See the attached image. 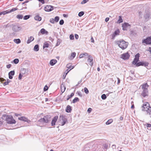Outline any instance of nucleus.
Masks as SVG:
<instances>
[{"label":"nucleus","mask_w":151,"mask_h":151,"mask_svg":"<svg viewBox=\"0 0 151 151\" xmlns=\"http://www.w3.org/2000/svg\"><path fill=\"white\" fill-rule=\"evenodd\" d=\"M116 43V44L118 45L119 47L122 50L126 49L128 44V42L123 40L117 41Z\"/></svg>","instance_id":"1"},{"label":"nucleus","mask_w":151,"mask_h":151,"mask_svg":"<svg viewBox=\"0 0 151 151\" xmlns=\"http://www.w3.org/2000/svg\"><path fill=\"white\" fill-rule=\"evenodd\" d=\"M142 111H146L147 114L149 115L151 114V107L148 103L146 102L144 103L142 106Z\"/></svg>","instance_id":"2"},{"label":"nucleus","mask_w":151,"mask_h":151,"mask_svg":"<svg viewBox=\"0 0 151 151\" xmlns=\"http://www.w3.org/2000/svg\"><path fill=\"white\" fill-rule=\"evenodd\" d=\"M6 117V121L8 124H15L16 122L15 120L14 119L13 116H12L7 115Z\"/></svg>","instance_id":"3"},{"label":"nucleus","mask_w":151,"mask_h":151,"mask_svg":"<svg viewBox=\"0 0 151 151\" xmlns=\"http://www.w3.org/2000/svg\"><path fill=\"white\" fill-rule=\"evenodd\" d=\"M51 117L50 115H47L45 116L43 118H41L39 120V121L40 122L42 123H48L51 120Z\"/></svg>","instance_id":"4"},{"label":"nucleus","mask_w":151,"mask_h":151,"mask_svg":"<svg viewBox=\"0 0 151 151\" xmlns=\"http://www.w3.org/2000/svg\"><path fill=\"white\" fill-rule=\"evenodd\" d=\"M59 120L61 122V126H63L67 122V119L65 116L63 115H60V116Z\"/></svg>","instance_id":"5"},{"label":"nucleus","mask_w":151,"mask_h":151,"mask_svg":"<svg viewBox=\"0 0 151 151\" xmlns=\"http://www.w3.org/2000/svg\"><path fill=\"white\" fill-rule=\"evenodd\" d=\"M12 30L14 32H18L21 29L22 27H21L19 26V25L16 24H12Z\"/></svg>","instance_id":"6"},{"label":"nucleus","mask_w":151,"mask_h":151,"mask_svg":"<svg viewBox=\"0 0 151 151\" xmlns=\"http://www.w3.org/2000/svg\"><path fill=\"white\" fill-rule=\"evenodd\" d=\"M149 64V63L146 61L145 62H140L138 63L137 67H138L140 66H144L145 67L147 66Z\"/></svg>","instance_id":"7"},{"label":"nucleus","mask_w":151,"mask_h":151,"mask_svg":"<svg viewBox=\"0 0 151 151\" xmlns=\"http://www.w3.org/2000/svg\"><path fill=\"white\" fill-rule=\"evenodd\" d=\"M130 57V55L128 52L124 53L121 55V58L123 60H125L128 59Z\"/></svg>","instance_id":"8"},{"label":"nucleus","mask_w":151,"mask_h":151,"mask_svg":"<svg viewBox=\"0 0 151 151\" xmlns=\"http://www.w3.org/2000/svg\"><path fill=\"white\" fill-rule=\"evenodd\" d=\"M53 9V6L50 5H47L44 8L46 12L51 11Z\"/></svg>","instance_id":"9"},{"label":"nucleus","mask_w":151,"mask_h":151,"mask_svg":"<svg viewBox=\"0 0 151 151\" xmlns=\"http://www.w3.org/2000/svg\"><path fill=\"white\" fill-rule=\"evenodd\" d=\"M87 58H88L87 61L88 63L91 66H92L93 65V59L91 56L90 55H88V56Z\"/></svg>","instance_id":"10"},{"label":"nucleus","mask_w":151,"mask_h":151,"mask_svg":"<svg viewBox=\"0 0 151 151\" xmlns=\"http://www.w3.org/2000/svg\"><path fill=\"white\" fill-rule=\"evenodd\" d=\"M150 37H148L146 39L142 40V43H145L146 45H150Z\"/></svg>","instance_id":"11"},{"label":"nucleus","mask_w":151,"mask_h":151,"mask_svg":"<svg viewBox=\"0 0 151 151\" xmlns=\"http://www.w3.org/2000/svg\"><path fill=\"white\" fill-rule=\"evenodd\" d=\"M130 27V25L127 23H124L122 24V29L124 30H127V28Z\"/></svg>","instance_id":"12"},{"label":"nucleus","mask_w":151,"mask_h":151,"mask_svg":"<svg viewBox=\"0 0 151 151\" xmlns=\"http://www.w3.org/2000/svg\"><path fill=\"white\" fill-rule=\"evenodd\" d=\"M58 118V116H55L52 119L51 123V126H54L55 124V123L57 121Z\"/></svg>","instance_id":"13"},{"label":"nucleus","mask_w":151,"mask_h":151,"mask_svg":"<svg viewBox=\"0 0 151 151\" xmlns=\"http://www.w3.org/2000/svg\"><path fill=\"white\" fill-rule=\"evenodd\" d=\"M148 95V89H145L143 90V92L141 93V95L143 97H145Z\"/></svg>","instance_id":"14"},{"label":"nucleus","mask_w":151,"mask_h":151,"mask_svg":"<svg viewBox=\"0 0 151 151\" xmlns=\"http://www.w3.org/2000/svg\"><path fill=\"white\" fill-rule=\"evenodd\" d=\"M120 32L119 30L117 29L115 30L114 33L112 35V39H114L115 37L119 35V33Z\"/></svg>","instance_id":"15"},{"label":"nucleus","mask_w":151,"mask_h":151,"mask_svg":"<svg viewBox=\"0 0 151 151\" xmlns=\"http://www.w3.org/2000/svg\"><path fill=\"white\" fill-rule=\"evenodd\" d=\"M15 72L14 70H12L10 71L9 73V78L11 79L13 78L12 76L14 75Z\"/></svg>","instance_id":"16"},{"label":"nucleus","mask_w":151,"mask_h":151,"mask_svg":"<svg viewBox=\"0 0 151 151\" xmlns=\"http://www.w3.org/2000/svg\"><path fill=\"white\" fill-rule=\"evenodd\" d=\"M71 110V107L70 105H68L66 108L65 111L67 113H70Z\"/></svg>","instance_id":"17"},{"label":"nucleus","mask_w":151,"mask_h":151,"mask_svg":"<svg viewBox=\"0 0 151 151\" xmlns=\"http://www.w3.org/2000/svg\"><path fill=\"white\" fill-rule=\"evenodd\" d=\"M57 62V60H56L52 59L51 60L50 62V64L51 66H53Z\"/></svg>","instance_id":"18"},{"label":"nucleus","mask_w":151,"mask_h":151,"mask_svg":"<svg viewBox=\"0 0 151 151\" xmlns=\"http://www.w3.org/2000/svg\"><path fill=\"white\" fill-rule=\"evenodd\" d=\"M34 39V38L32 36H30L29 37L28 40H27V44H29L32 41H33Z\"/></svg>","instance_id":"19"},{"label":"nucleus","mask_w":151,"mask_h":151,"mask_svg":"<svg viewBox=\"0 0 151 151\" xmlns=\"http://www.w3.org/2000/svg\"><path fill=\"white\" fill-rule=\"evenodd\" d=\"M18 119L19 120L23 121L24 122H27L28 119L24 116H21L20 117H18Z\"/></svg>","instance_id":"20"},{"label":"nucleus","mask_w":151,"mask_h":151,"mask_svg":"<svg viewBox=\"0 0 151 151\" xmlns=\"http://www.w3.org/2000/svg\"><path fill=\"white\" fill-rule=\"evenodd\" d=\"M150 16V13L149 12H145V13L144 15V17L146 20H147L149 18Z\"/></svg>","instance_id":"21"},{"label":"nucleus","mask_w":151,"mask_h":151,"mask_svg":"<svg viewBox=\"0 0 151 151\" xmlns=\"http://www.w3.org/2000/svg\"><path fill=\"white\" fill-rule=\"evenodd\" d=\"M65 87L64 85L62 84L61 86V91L62 92V94L65 91Z\"/></svg>","instance_id":"22"},{"label":"nucleus","mask_w":151,"mask_h":151,"mask_svg":"<svg viewBox=\"0 0 151 151\" xmlns=\"http://www.w3.org/2000/svg\"><path fill=\"white\" fill-rule=\"evenodd\" d=\"M142 89L144 90L145 89H148L147 88L149 87V86L147 84V83H145L143 84L142 86Z\"/></svg>","instance_id":"23"},{"label":"nucleus","mask_w":151,"mask_h":151,"mask_svg":"<svg viewBox=\"0 0 151 151\" xmlns=\"http://www.w3.org/2000/svg\"><path fill=\"white\" fill-rule=\"evenodd\" d=\"M35 19L37 21H40L41 20V17L38 15H36L34 17Z\"/></svg>","instance_id":"24"},{"label":"nucleus","mask_w":151,"mask_h":151,"mask_svg":"<svg viewBox=\"0 0 151 151\" xmlns=\"http://www.w3.org/2000/svg\"><path fill=\"white\" fill-rule=\"evenodd\" d=\"M88 54L87 53H84L82 54L79 55V57L80 58H82L85 56H88Z\"/></svg>","instance_id":"25"},{"label":"nucleus","mask_w":151,"mask_h":151,"mask_svg":"<svg viewBox=\"0 0 151 151\" xmlns=\"http://www.w3.org/2000/svg\"><path fill=\"white\" fill-rule=\"evenodd\" d=\"M40 32L42 34H44L45 33L47 34L48 33V32L43 28L42 29H41Z\"/></svg>","instance_id":"26"},{"label":"nucleus","mask_w":151,"mask_h":151,"mask_svg":"<svg viewBox=\"0 0 151 151\" xmlns=\"http://www.w3.org/2000/svg\"><path fill=\"white\" fill-rule=\"evenodd\" d=\"M139 60L134 58L133 61L132 62V64L134 65H136V66H137V64L138 63L137 62Z\"/></svg>","instance_id":"27"},{"label":"nucleus","mask_w":151,"mask_h":151,"mask_svg":"<svg viewBox=\"0 0 151 151\" xmlns=\"http://www.w3.org/2000/svg\"><path fill=\"white\" fill-rule=\"evenodd\" d=\"M39 45H35L34 48V50L37 51L39 50Z\"/></svg>","instance_id":"28"},{"label":"nucleus","mask_w":151,"mask_h":151,"mask_svg":"<svg viewBox=\"0 0 151 151\" xmlns=\"http://www.w3.org/2000/svg\"><path fill=\"white\" fill-rule=\"evenodd\" d=\"M123 22V20L122 18V17L121 16H119V19L117 21V23H121L122 22Z\"/></svg>","instance_id":"29"},{"label":"nucleus","mask_w":151,"mask_h":151,"mask_svg":"<svg viewBox=\"0 0 151 151\" xmlns=\"http://www.w3.org/2000/svg\"><path fill=\"white\" fill-rule=\"evenodd\" d=\"M49 45L48 43L46 42H45L43 46V48L44 49L45 47H49Z\"/></svg>","instance_id":"30"},{"label":"nucleus","mask_w":151,"mask_h":151,"mask_svg":"<svg viewBox=\"0 0 151 151\" xmlns=\"http://www.w3.org/2000/svg\"><path fill=\"white\" fill-rule=\"evenodd\" d=\"M14 41L17 44H19L21 42V40L19 39H14Z\"/></svg>","instance_id":"31"},{"label":"nucleus","mask_w":151,"mask_h":151,"mask_svg":"<svg viewBox=\"0 0 151 151\" xmlns=\"http://www.w3.org/2000/svg\"><path fill=\"white\" fill-rule=\"evenodd\" d=\"M79 99L77 97H75L73 100V103H75L76 102L79 101Z\"/></svg>","instance_id":"32"},{"label":"nucleus","mask_w":151,"mask_h":151,"mask_svg":"<svg viewBox=\"0 0 151 151\" xmlns=\"http://www.w3.org/2000/svg\"><path fill=\"white\" fill-rule=\"evenodd\" d=\"M9 13V12H8V10H6V11H3L1 12L0 13V16L2 14L4 15L5 14H7Z\"/></svg>","instance_id":"33"},{"label":"nucleus","mask_w":151,"mask_h":151,"mask_svg":"<svg viewBox=\"0 0 151 151\" xmlns=\"http://www.w3.org/2000/svg\"><path fill=\"white\" fill-rule=\"evenodd\" d=\"M12 26V25H11L10 23H8L7 24L4 25L3 26V28H6L9 27H11Z\"/></svg>","instance_id":"34"},{"label":"nucleus","mask_w":151,"mask_h":151,"mask_svg":"<svg viewBox=\"0 0 151 151\" xmlns=\"http://www.w3.org/2000/svg\"><path fill=\"white\" fill-rule=\"evenodd\" d=\"M113 122V120L111 119H110L108 120L107 122L106 123V125H109L110 124Z\"/></svg>","instance_id":"35"},{"label":"nucleus","mask_w":151,"mask_h":151,"mask_svg":"<svg viewBox=\"0 0 151 151\" xmlns=\"http://www.w3.org/2000/svg\"><path fill=\"white\" fill-rule=\"evenodd\" d=\"M74 95V93H72L70 95H68V98L67 99V100H68L70 98H71Z\"/></svg>","instance_id":"36"},{"label":"nucleus","mask_w":151,"mask_h":151,"mask_svg":"<svg viewBox=\"0 0 151 151\" xmlns=\"http://www.w3.org/2000/svg\"><path fill=\"white\" fill-rule=\"evenodd\" d=\"M17 9H18L17 8H13L9 11L8 10V12H9V13H11L13 12L14 11L16 10H17Z\"/></svg>","instance_id":"37"},{"label":"nucleus","mask_w":151,"mask_h":151,"mask_svg":"<svg viewBox=\"0 0 151 151\" xmlns=\"http://www.w3.org/2000/svg\"><path fill=\"white\" fill-rule=\"evenodd\" d=\"M61 42V40L60 39H58L57 40V42L56 44V46H58L60 43Z\"/></svg>","instance_id":"38"},{"label":"nucleus","mask_w":151,"mask_h":151,"mask_svg":"<svg viewBox=\"0 0 151 151\" xmlns=\"http://www.w3.org/2000/svg\"><path fill=\"white\" fill-rule=\"evenodd\" d=\"M84 14L83 12L82 11L79 12L78 14V15L79 17H81L83 16Z\"/></svg>","instance_id":"39"},{"label":"nucleus","mask_w":151,"mask_h":151,"mask_svg":"<svg viewBox=\"0 0 151 151\" xmlns=\"http://www.w3.org/2000/svg\"><path fill=\"white\" fill-rule=\"evenodd\" d=\"M101 98L102 99L105 100L106 99V94H104L101 95Z\"/></svg>","instance_id":"40"},{"label":"nucleus","mask_w":151,"mask_h":151,"mask_svg":"<svg viewBox=\"0 0 151 151\" xmlns=\"http://www.w3.org/2000/svg\"><path fill=\"white\" fill-rule=\"evenodd\" d=\"M59 20V17L58 16H56L55 17L54 20L56 22H58Z\"/></svg>","instance_id":"41"},{"label":"nucleus","mask_w":151,"mask_h":151,"mask_svg":"<svg viewBox=\"0 0 151 151\" xmlns=\"http://www.w3.org/2000/svg\"><path fill=\"white\" fill-rule=\"evenodd\" d=\"M16 17L17 18L21 19L23 18V16L22 15H18Z\"/></svg>","instance_id":"42"},{"label":"nucleus","mask_w":151,"mask_h":151,"mask_svg":"<svg viewBox=\"0 0 151 151\" xmlns=\"http://www.w3.org/2000/svg\"><path fill=\"white\" fill-rule=\"evenodd\" d=\"M19 62V60L18 59H15L13 60V62L16 64L18 63Z\"/></svg>","instance_id":"43"},{"label":"nucleus","mask_w":151,"mask_h":151,"mask_svg":"<svg viewBox=\"0 0 151 151\" xmlns=\"http://www.w3.org/2000/svg\"><path fill=\"white\" fill-rule=\"evenodd\" d=\"M30 17V15H27L25 16L24 17V20H27L29 19Z\"/></svg>","instance_id":"44"},{"label":"nucleus","mask_w":151,"mask_h":151,"mask_svg":"<svg viewBox=\"0 0 151 151\" xmlns=\"http://www.w3.org/2000/svg\"><path fill=\"white\" fill-rule=\"evenodd\" d=\"M139 53H138L135 55L134 58L139 60Z\"/></svg>","instance_id":"45"},{"label":"nucleus","mask_w":151,"mask_h":151,"mask_svg":"<svg viewBox=\"0 0 151 151\" xmlns=\"http://www.w3.org/2000/svg\"><path fill=\"white\" fill-rule=\"evenodd\" d=\"M21 71L22 73L24 74L26 72V69L25 68H23L22 69H21Z\"/></svg>","instance_id":"46"},{"label":"nucleus","mask_w":151,"mask_h":151,"mask_svg":"<svg viewBox=\"0 0 151 151\" xmlns=\"http://www.w3.org/2000/svg\"><path fill=\"white\" fill-rule=\"evenodd\" d=\"M76 55V53L75 52H72L71 54V57L72 58V59L74 58Z\"/></svg>","instance_id":"47"},{"label":"nucleus","mask_w":151,"mask_h":151,"mask_svg":"<svg viewBox=\"0 0 151 151\" xmlns=\"http://www.w3.org/2000/svg\"><path fill=\"white\" fill-rule=\"evenodd\" d=\"M84 92L87 94H88L89 93V91L88 89L86 87L84 88Z\"/></svg>","instance_id":"48"},{"label":"nucleus","mask_w":151,"mask_h":151,"mask_svg":"<svg viewBox=\"0 0 151 151\" xmlns=\"http://www.w3.org/2000/svg\"><path fill=\"white\" fill-rule=\"evenodd\" d=\"M48 87L47 86V85H45L44 88V91H46L48 90Z\"/></svg>","instance_id":"49"},{"label":"nucleus","mask_w":151,"mask_h":151,"mask_svg":"<svg viewBox=\"0 0 151 151\" xmlns=\"http://www.w3.org/2000/svg\"><path fill=\"white\" fill-rule=\"evenodd\" d=\"M55 20L53 18H51L50 19V22L51 23L54 24L55 23Z\"/></svg>","instance_id":"50"},{"label":"nucleus","mask_w":151,"mask_h":151,"mask_svg":"<svg viewBox=\"0 0 151 151\" xmlns=\"http://www.w3.org/2000/svg\"><path fill=\"white\" fill-rule=\"evenodd\" d=\"M3 122H4L3 119L2 118H0V126L1 125L3 124Z\"/></svg>","instance_id":"51"},{"label":"nucleus","mask_w":151,"mask_h":151,"mask_svg":"<svg viewBox=\"0 0 151 151\" xmlns=\"http://www.w3.org/2000/svg\"><path fill=\"white\" fill-rule=\"evenodd\" d=\"M70 39L71 40H73L74 39V35L73 34L70 35Z\"/></svg>","instance_id":"52"},{"label":"nucleus","mask_w":151,"mask_h":151,"mask_svg":"<svg viewBox=\"0 0 151 151\" xmlns=\"http://www.w3.org/2000/svg\"><path fill=\"white\" fill-rule=\"evenodd\" d=\"M88 1V0H83L82 1V2H81V4H84L87 2Z\"/></svg>","instance_id":"53"},{"label":"nucleus","mask_w":151,"mask_h":151,"mask_svg":"<svg viewBox=\"0 0 151 151\" xmlns=\"http://www.w3.org/2000/svg\"><path fill=\"white\" fill-rule=\"evenodd\" d=\"M64 23V20L63 19H61L60 20L59 22V24L60 25H62Z\"/></svg>","instance_id":"54"},{"label":"nucleus","mask_w":151,"mask_h":151,"mask_svg":"<svg viewBox=\"0 0 151 151\" xmlns=\"http://www.w3.org/2000/svg\"><path fill=\"white\" fill-rule=\"evenodd\" d=\"M71 65L70 64H68L66 65L67 68L68 69L70 68H71Z\"/></svg>","instance_id":"55"},{"label":"nucleus","mask_w":151,"mask_h":151,"mask_svg":"<svg viewBox=\"0 0 151 151\" xmlns=\"http://www.w3.org/2000/svg\"><path fill=\"white\" fill-rule=\"evenodd\" d=\"M76 93H77L78 95L80 97H81L82 96V95L80 92L77 91Z\"/></svg>","instance_id":"56"},{"label":"nucleus","mask_w":151,"mask_h":151,"mask_svg":"<svg viewBox=\"0 0 151 151\" xmlns=\"http://www.w3.org/2000/svg\"><path fill=\"white\" fill-rule=\"evenodd\" d=\"M92 111V109L89 108L87 110V111L88 113H90Z\"/></svg>","instance_id":"57"},{"label":"nucleus","mask_w":151,"mask_h":151,"mask_svg":"<svg viewBox=\"0 0 151 151\" xmlns=\"http://www.w3.org/2000/svg\"><path fill=\"white\" fill-rule=\"evenodd\" d=\"M22 76L21 75V73H20L19 76V80H21L22 79Z\"/></svg>","instance_id":"58"},{"label":"nucleus","mask_w":151,"mask_h":151,"mask_svg":"<svg viewBox=\"0 0 151 151\" xmlns=\"http://www.w3.org/2000/svg\"><path fill=\"white\" fill-rule=\"evenodd\" d=\"M11 64H9L6 65V67L7 68H9L11 67Z\"/></svg>","instance_id":"59"},{"label":"nucleus","mask_w":151,"mask_h":151,"mask_svg":"<svg viewBox=\"0 0 151 151\" xmlns=\"http://www.w3.org/2000/svg\"><path fill=\"white\" fill-rule=\"evenodd\" d=\"M75 38L76 39H78V35L77 34H75Z\"/></svg>","instance_id":"60"},{"label":"nucleus","mask_w":151,"mask_h":151,"mask_svg":"<svg viewBox=\"0 0 151 151\" xmlns=\"http://www.w3.org/2000/svg\"><path fill=\"white\" fill-rule=\"evenodd\" d=\"M38 1L42 4H44L45 3V1L44 0H38Z\"/></svg>","instance_id":"61"},{"label":"nucleus","mask_w":151,"mask_h":151,"mask_svg":"<svg viewBox=\"0 0 151 151\" xmlns=\"http://www.w3.org/2000/svg\"><path fill=\"white\" fill-rule=\"evenodd\" d=\"M147 50L150 52V54H151V47H149V49Z\"/></svg>","instance_id":"62"},{"label":"nucleus","mask_w":151,"mask_h":151,"mask_svg":"<svg viewBox=\"0 0 151 151\" xmlns=\"http://www.w3.org/2000/svg\"><path fill=\"white\" fill-rule=\"evenodd\" d=\"M91 42H94V39H93V38L92 37H91Z\"/></svg>","instance_id":"63"},{"label":"nucleus","mask_w":151,"mask_h":151,"mask_svg":"<svg viewBox=\"0 0 151 151\" xmlns=\"http://www.w3.org/2000/svg\"><path fill=\"white\" fill-rule=\"evenodd\" d=\"M3 84L4 86H6V85H8V82H7V81H6V82H4L3 83Z\"/></svg>","instance_id":"64"}]
</instances>
